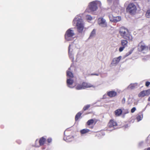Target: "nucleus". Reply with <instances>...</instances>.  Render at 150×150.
<instances>
[{
	"instance_id": "393cba45",
	"label": "nucleus",
	"mask_w": 150,
	"mask_h": 150,
	"mask_svg": "<svg viewBox=\"0 0 150 150\" xmlns=\"http://www.w3.org/2000/svg\"><path fill=\"white\" fill-rule=\"evenodd\" d=\"M75 88L77 90H81L83 89L82 84H79L77 85L76 86Z\"/></svg>"
},
{
	"instance_id": "c756f323",
	"label": "nucleus",
	"mask_w": 150,
	"mask_h": 150,
	"mask_svg": "<svg viewBox=\"0 0 150 150\" xmlns=\"http://www.w3.org/2000/svg\"><path fill=\"white\" fill-rule=\"evenodd\" d=\"M133 51V49H131L126 54V57H127L132 53Z\"/></svg>"
},
{
	"instance_id": "c85d7f7f",
	"label": "nucleus",
	"mask_w": 150,
	"mask_h": 150,
	"mask_svg": "<svg viewBox=\"0 0 150 150\" xmlns=\"http://www.w3.org/2000/svg\"><path fill=\"white\" fill-rule=\"evenodd\" d=\"M124 114H127L129 113V110L128 109H123V112H122Z\"/></svg>"
},
{
	"instance_id": "72a5a7b5",
	"label": "nucleus",
	"mask_w": 150,
	"mask_h": 150,
	"mask_svg": "<svg viewBox=\"0 0 150 150\" xmlns=\"http://www.w3.org/2000/svg\"><path fill=\"white\" fill-rule=\"evenodd\" d=\"M146 92V95L147 96L149 95L150 94V89H149L145 91Z\"/></svg>"
},
{
	"instance_id": "4468645a",
	"label": "nucleus",
	"mask_w": 150,
	"mask_h": 150,
	"mask_svg": "<svg viewBox=\"0 0 150 150\" xmlns=\"http://www.w3.org/2000/svg\"><path fill=\"white\" fill-rule=\"evenodd\" d=\"M122 58L121 56H120L117 58H114L112 60V64H118Z\"/></svg>"
},
{
	"instance_id": "a18cd8bd",
	"label": "nucleus",
	"mask_w": 150,
	"mask_h": 150,
	"mask_svg": "<svg viewBox=\"0 0 150 150\" xmlns=\"http://www.w3.org/2000/svg\"><path fill=\"white\" fill-rule=\"evenodd\" d=\"M64 37H65H65H66V34L64 35Z\"/></svg>"
},
{
	"instance_id": "b1692460",
	"label": "nucleus",
	"mask_w": 150,
	"mask_h": 150,
	"mask_svg": "<svg viewBox=\"0 0 150 150\" xmlns=\"http://www.w3.org/2000/svg\"><path fill=\"white\" fill-rule=\"evenodd\" d=\"M146 95V91H141L139 94V97H143Z\"/></svg>"
},
{
	"instance_id": "2eb2a0df",
	"label": "nucleus",
	"mask_w": 150,
	"mask_h": 150,
	"mask_svg": "<svg viewBox=\"0 0 150 150\" xmlns=\"http://www.w3.org/2000/svg\"><path fill=\"white\" fill-rule=\"evenodd\" d=\"M122 112V110L120 109H119L116 110L115 111V114L117 116H120Z\"/></svg>"
},
{
	"instance_id": "58836bf2",
	"label": "nucleus",
	"mask_w": 150,
	"mask_h": 150,
	"mask_svg": "<svg viewBox=\"0 0 150 150\" xmlns=\"http://www.w3.org/2000/svg\"><path fill=\"white\" fill-rule=\"evenodd\" d=\"M52 140V139L51 138H49L47 139V141L48 143H50L51 142Z\"/></svg>"
},
{
	"instance_id": "4be33fe9",
	"label": "nucleus",
	"mask_w": 150,
	"mask_h": 150,
	"mask_svg": "<svg viewBox=\"0 0 150 150\" xmlns=\"http://www.w3.org/2000/svg\"><path fill=\"white\" fill-rule=\"evenodd\" d=\"M82 115V113L80 112H78L75 116V120L77 121L80 118Z\"/></svg>"
},
{
	"instance_id": "f03ea898",
	"label": "nucleus",
	"mask_w": 150,
	"mask_h": 150,
	"mask_svg": "<svg viewBox=\"0 0 150 150\" xmlns=\"http://www.w3.org/2000/svg\"><path fill=\"white\" fill-rule=\"evenodd\" d=\"M119 33L121 36L124 39L129 41H132L133 38L132 36L129 34L127 29L124 27L121 28Z\"/></svg>"
},
{
	"instance_id": "cd10ccee",
	"label": "nucleus",
	"mask_w": 150,
	"mask_h": 150,
	"mask_svg": "<svg viewBox=\"0 0 150 150\" xmlns=\"http://www.w3.org/2000/svg\"><path fill=\"white\" fill-rule=\"evenodd\" d=\"M95 34V29H93L92 32L91 33V35L89 37V38H91L92 37H93Z\"/></svg>"
},
{
	"instance_id": "0eeeda50",
	"label": "nucleus",
	"mask_w": 150,
	"mask_h": 150,
	"mask_svg": "<svg viewBox=\"0 0 150 150\" xmlns=\"http://www.w3.org/2000/svg\"><path fill=\"white\" fill-rule=\"evenodd\" d=\"M110 21L112 22L117 23L120 21L121 20V17L117 16L114 17L112 15H110L109 16Z\"/></svg>"
},
{
	"instance_id": "de8ad7c7",
	"label": "nucleus",
	"mask_w": 150,
	"mask_h": 150,
	"mask_svg": "<svg viewBox=\"0 0 150 150\" xmlns=\"http://www.w3.org/2000/svg\"><path fill=\"white\" fill-rule=\"evenodd\" d=\"M64 141H65V139L64 138Z\"/></svg>"
},
{
	"instance_id": "a211bd4d",
	"label": "nucleus",
	"mask_w": 150,
	"mask_h": 150,
	"mask_svg": "<svg viewBox=\"0 0 150 150\" xmlns=\"http://www.w3.org/2000/svg\"><path fill=\"white\" fill-rule=\"evenodd\" d=\"M67 74L68 78L71 79H72L73 78V74L71 72L68 71L67 72Z\"/></svg>"
},
{
	"instance_id": "473e14b6",
	"label": "nucleus",
	"mask_w": 150,
	"mask_h": 150,
	"mask_svg": "<svg viewBox=\"0 0 150 150\" xmlns=\"http://www.w3.org/2000/svg\"><path fill=\"white\" fill-rule=\"evenodd\" d=\"M125 48L124 46H122V47H120L119 49V51L120 52H122L124 49Z\"/></svg>"
},
{
	"instance_id": "c9c22d12",
	"label": "nucleus",
	"mask_w": 150,
	"mask_h": 150,
	"mask_svg": "<svg viewBox=\"0 0 150 150\" xmlns=\"http://www.w3.org/2000/svg\"><path fill=\"white\" fill-rule=\"evenodd\" d=\"M150 84V82H149V81H146V83H145V86H147V87H148V86Z\"/></svg>"
},
{
	"instance_id": "5701e85b",
	"label": "nucleus",
	"mask_w": 150,
	"mask_h": 150,
	"mask_svg": "<svg viewBox=\"0 0 150 150\" xmlns=\"http://www.w3.org/2000/svg\"><path fill=\"white\" fill-rule=\"evenodd\" d=\"M82 85L83 89H85L86 88H89L91 87L89 84L85 82L83 83Z\"/></svg>"
},
{
	"instance_id": "aec40b11",
	"label": "nucleus",
	"mask_w": 150,
	"mask_h": 150,
	"mask_svg": "<svg viewBox=\"0 0 150 150\" xmlns=\"http://www.w3.org/2000/svg\"><path fill=\"white\" fill-rule=\"evenodd\" d=\"M143 116L142 114H138L137 117V119L138 122L142 120L143 118Z\"/></svg>"
},
{
	"instance_id": "6ab92c4d",
	"label": "nucleus",
	"mask_w": 150,
	"mask_h": 150,
	"mask_svg": "<svg viewBox=\"0 0 150 150\" xmlns=\"http://www.w3.org/2000/svg\"><path fill=\"white\" fill-rule=\"evenodd\" d=\"M90 131V130L88 129H85L81 130L80 132L81 134H83L87 133Z\"/></svg>"
},
{
	"instance_id": "a878e982",
	"label": "nucleus",
	"mask_w": 150,
	"mask_h": 150,
	"mask_svg": "<svg viewBox=\"0 0 150 150\" xmlns=\"http://www.w3.org/2000/svg\"><path fill=\"white\" fill-rule=\"evenodd\" d=\"M145 16L147 18H150V8L148 9L147 11L145 14Z\"/></svg>"
},
{
	"instance_id": "20e7f679",
	"label": "nucleus",
	"mask_w": 150,
	"mask_h": 150,
	"mask_svg": "<svg viewBox=\"0 0 150 150\" xmlns=\"http://www.w3.org/2000/svg\"><path fill=\"white\" fill-rule=\"evenodd\" d=\"M137 11V8L133 3H130L128 5L126 8V11L131 15L134 14Z\"/></svg>"
},
{
	"instance_id": "4c0bfd02",
	"label": "nucleus",
	"mask_w": 150,
	"mask_h": 150,
	"mask_svg": "<svg viewBox=\"0 0 150 150\" xmlns=\"http://www.w3.org/2000/svg\"><path fill=\"white\" fill-rule=\"evenodd\" d=\"M112 1V0H107V2L110 5L111 4Z\"/></svg>"
},
{
	"instance_id": "39448f33",
	"label": "nucleus",
	"mask_w": 150,
	"mask_h": 150,
	"mask_svg": "<svg viewBox=\"0 0 150 150\" xmlns=\"http://www.w3.org/2000/svg\"><path fill=\"white\" fill-rule=\"evenodd\" d=\"M117 125V123L113 120H110L108 124V130L111 131L116 129L115 127Z\"/></svg>"
},
{
	"instance_id": "412c9836",
	"label": "nucleus",
	"mask_w": 150,
	"mask_h": 150,
	"mask_svg": "<svg viewBox=\"0 0 150 150\" xmlns=\"http://www.w3.org/2000/svg\"><path fill=\"white\" fill-rule=\"evenodd\" d=\"M46 139L42 137L39 140V143L40 145H42L44 144V142L45 141Z\"/></svg>"
},
{
	"instance_id": "7ed1b4c3",
	"label": "nucleus",
	"mask_w": 150,
	"mask_h": 150,
	"mask_svg": "<svg viewBox=\"0 0 150 150\" xmlns=\"http://www.w3.org/2000/svg\"><path fill=\"white\" fill-rule=\"evenodd\" d=\"M101 2L99 1L95 0L90 2L88 5L89 9L90 11L94 12L98 8V7H100L101 6Z\"/></svg>"
},
{
	"instance_id": "bb28decb",
	"label": "nucleus",
	"mask_w": 150,
	"mask_h": 150,
	"mask_svg": "<svg viewBox=\"0 0 150 150\" xmlns=\"http://www.w3.org/2000/svg\"><path fill=\"white\" fill-rule=\"evenodd\" d=\"M93 120L92 119H91L88 120L87 122V123L88 125H91L93 124Z\"/></svg>"
},
{
	"instance_id": "f257e3e1",
	"label": "nucleus",
	"mask_w": 150,
	"mask_h": 150,
	"mask_svg": "<svg viewBox=\"0 0 150 150\" xmlns=\"http://www.w3.org/2000/svg\"><path fill=\"white\" fill-rule=\"evenodd\" d=\"M73 24L74 26H76L77 31L80 33H82L84 28L83 23L81 18L77 16L73 20Z\"/></svg>"
},
{
	"instance_id": "9d476101",
	"label": "nucleus",
	"mask_w": 150,
	"mask_h": 150,
	"mask_svg": "<svg viewBox=\"0 0 150 150\" xmlns=\"http://www.w3.org/2000/svg\"><path fill=\"white\" fill-rule=\"evenodd\" d=\"M107 95L110 98H113L116 96L117 95V93L114 91H111L107 92Z\"/></svg>"
},
{
	"instance_id": "423d86ee",
	"label": "nucleus",
	"mask_w": 150,
	"mask_h": 150,
	"mask_svg": "<svg viewBox=\"0 0 150 150\" xmlns=\"http://www.w3.org/2000/svg\"><path fill=\"white\" fill-rule=\"evenodd\" d=\"M98 23L102 27L104 28L107 26V23L105 20L103 18H99L98 19Z\"/></svg>"
},
{
	"instance_id": "ea45409f",
	"label": "nucleus",
	"mask_w": 150,
	"mask_h": 150,
	"mask_svg": "<svg viewBox=\"0 0 150 150\" xmlns=\"http://www.w3.org/2000/svg\"><path fill=\"white\" fill-rule=\"evenodd\" d=\"M107 95L106 94H105L104 95L103 97V99H105L107 98Z\"/></svg>"
},
{
	"instance_id": "f8f14e48",
	"label": "nucleus",
	"mask_w": 150,
	"mask_h": 150,
	"mask_svg": "<svg viewBox=\"0 0 150 150\" xmlns=\"http://www.w3.org/2000/svg\"><path fill=\"white\" fill-rule=\"evenodd\" d=\"M119 0H112L113 4L111 7V8L112 10H114V8H117V5L119 3Z\"/></svg>"
},
{
	"instance_id": "49530a36",
	"label": "nucleus",
	"mask_w": 150,
	"mask_h": 150,
	"mask_svg": "<svg viewBox=\"0 0 150 150\" xmlns=\"http://www.w3.org/2000/svg\"><path fill=\"white\" fill-rule=\"evenodd\" d=\"M65 131H66L65 130V131H64V135L65 134Z\"/></svg>"
},
{
	"instance_id": "c03bdc74",
	"label": "nucleus",
	"mask_w": 150,
	"mask_h": 150,
	"mask_svg": "<svg viewBox=\"0 0 150 150\" xmlns=\"http://www.w3.org/2000/svg\"><path fill=\"white\" fill-rule=\"evenodd\" d=\"M148 100L150 101V97L148 98Z\"/></svg>"
},
{
	"instance_id": "6e6552de",
	"label": "nucleus",
	"mask_w": 150,
	"mask_h": 150,
	"mask_svg": "<svg viewBox=\"0 0 150 150\" xmlns=\"http://www.w3.org/2000/svg\"><path fill=\"white\" fill-rule=\"evenodd\" d=\"M141 43L139 44L138 46V49L139 51H142L144 50L147 51L148 50V47L147 46L144 45H141Z\"/></svg>"
},
{
	"instance_id": "7c9ffc66",
	"label": "nucleus",
	"mask_w": 150,
	"mask_h": 150,
	"mask_svg": "<svg viewBox=\"0 0 150 150\" xmlns=\"http://www.w3.org/2000/svg\"><path fill=\"white\" fill-rule=\"evenodd\" d=\"M90 107V105H87L85 106L83 108V109L85 111L88 109Z\"/></svg>"
},
{
	"instance_id": "dca6fc26",
	"label": "nucleus",
	"mask_w": 150,
	"mask_h": 150,
	"mask_svg": "<svg viewBox=\"0 0 150 150\" xmlns=\"http://www.w3.org/2000/svg\"><path fill=\"white\" fill-rule=\"evenodd\" d=\"M71 51H70V45L69 47V58L71 59L72 62L74 61V58L73 54H72Z\"/></svg>"
},
{
	"instance_id": "09e8293b",
	"label": "nucleus",
	"mask_w": 150,
	"mask_h": 150,
	"mask_svg": "<svg viewBox=\"0 0 150 150\" xmlns=\"http://www.w3.org/2000/svg\"><path fill=\"white\" fill-rule=\"evenodd\" d=\"M91 128H93V127H91Z\"/></svg>"
},
{
	"instance_id": "ddd939ff",
	"label": "nucleus",
	"mask_w": 150,
	"mask_h": 150,
	"mask_svg": "<svg viewBox=\"0 0 150 150\" xmlns=\"http://www.w3.org/2000/svg\"><path fill=\"white\" fill-rule=\"evenodd\" d=\"M138 83H131L127 87V89H133L134 88H137L138 87Z\"/></svg>"
},
{
	"instance_id": "79ce46f5",
	"label": "nucleus",
	"mask_w": 150,
	"mask_h": 150,
	"mask_svg": "<svg viewBox=\"0 0 150 150\" xmlns=\"http://www.w3.org/2000/svg\"><path fill=\"white\" fill-rule=\"evenodd\" d=\"M124 127L125 128H127L129 127L128 125H125Z\"/></svg>"
},
{
	"instance_id": "f704fd0d",
	"label": "nucleus",
	"mask_w": 150,
	"mask_h": 150,
	"mask_svg": "<svg viewBox=\"0 0 150 150\" xmlns=\"http://www.w3.org/2000/svg\"><path fill=\"white\" fill-rule=\"evenodd\" d=\"M136 110V108L135 107H133L131 110V111L132 113H133Z\"/></svg>"
},
{
	"instance_id": "1a4fd4ad",
	"label": "nucleus",
	"mask_w": 150,
	"mask_h": 150,
	"mask_svg": "<svg viewBox=\"0 0 150 150\" xmlns=\"http://www.w3.org/2000/svg\"><path fill=\"white\" fill-rule=\"evenodd\" d=\"M72 29L69 28L66 31V35L68 37H72L74 35V31Z\"/></svg>"
},
{
	"instance_id": "e433bc0d",
	"label": "nucleus",
	"mask_w": 150,
	"mask_h": 150,
	"mask_svg": "<svg viewBox=\"0 0 150 150\" xmlns=\"http://www.w3.org/2000/svg\"><path fill=\"white\" fill-rule=\"evenodd\" d=\"M125 102V98H123L122 100V103L123 104H124Z\"/></svg>"
},
{
	"instance_id": "f3484780",
	"label": "nucleus",
	"mask_w": 150,
	"mask_h": 150,
	"mask_svg": "<svg viewBox=\"0 0 150 150\" xmlns=\"http://www.w3.org/2000/svg\"><path fill=\"white\" fill-rule=\"evenodd\" d=\"M121 42V45L122 46H124L125 47L127 46L128 41L127 40H122Z\"/></svg>"
},
{
	"instance_id": "2f4dec72",
	"label": "nucleus",
	"mask_w": 150,
	"mask_h": 150,
	"mask_svg": "<svg viewBox=\"0 0 150 150\" xmlns=\"http://www.w3.org/2000/svg\"><path fill=\"white\" fill-rule=\"evenodd\" d=\"M86 19L89 20H91L92 19V17L89 15H87L86 16Z\"/></svg>"
},
{
	"instance_id": "8fccbe9b",
	"label": "nucleus",
	"mask_w": 150,
	"mask_h": 150,
	"mask_svg": "<svg viewBox=\"0 0 150 150\" xmlns=\"http://www.w3.org/2000/svg\"><path fill=\"white\" fill-rule=\"evenodd\" d=\"M149 50H150V47H149Z\"/></svg>"
},
{
	"instance_id": "a19ab883",
	"label": "nucleus",
	"mask_w": 150,
	"mask_h": 150,
	"mask_svg": "<svg viewBox=\"0 0 150 150\" xmlns=\"http://www.w3.org/2000/svg\"><path fill=\"white\" fill-rule=\"evenodd\" d=\"M91 75L98 76L99 75V74H96V73H93V74H91Z\"/></svg>"
},
{
	"instance_id": "9b49d317",
	"label": "nucleus",
	"mask_w": 150,
	"mask_h": 150,
	"mask_svg": "<svg viewBox=\"0 0 150 150\" xmlns=\"http://www.w3.org/2000/svg\"><path fill=\"white\" fill-rule=\"evenodd\" d=\"M67 86L69 88H72L74 87V86L72 85L73 83V80L71 78L67 79Z\"/></svg>"
},
{
	"instance_id": "37998d69",
	"label": "nucleus",
	"mask_w": 150,
	"mask_h": 150,
	"mask_svg": "<svg viewBox=\"0 0 150 150\" xmlns=\"http://www.w3.org/2000/svg\"><path fill=\"white\" fill-rule=\"evenodd\" d=\"M146 150H150V147L147 148Z\"/></svg>"
}]
</instances>
